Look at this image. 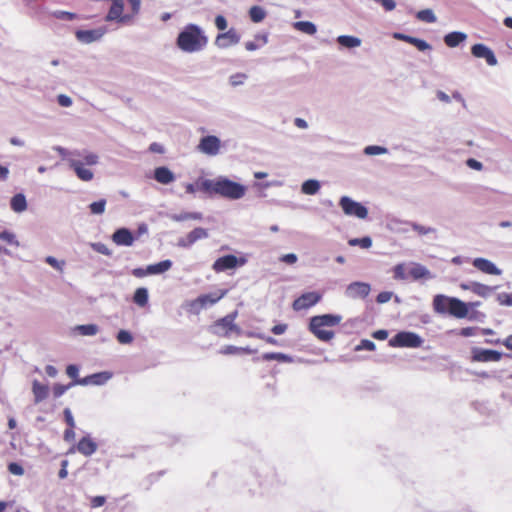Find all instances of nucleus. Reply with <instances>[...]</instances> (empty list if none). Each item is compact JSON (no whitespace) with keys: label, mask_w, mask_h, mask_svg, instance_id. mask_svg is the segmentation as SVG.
I'll list each match as a JSON object with an SVG mask.
<instances>
[{"label":"nucleus","mask_w":512,"mask_h":512,"mask_svg":"<svg viewBox=\"0 0 512 512\" xmlns=\"http://www.w3.org/2000/svg\"><path fill=\"white\" fill-rule=\"evenodd\" d=\"M82 162L84 163V165H89V166L95 165L98 162V156L93 153H88L83 156Z\"/></svg>","instance_id":"bf43d9fd"},{"label":"nucleus","mask_w":512,"mask_h":512,"mask_svg":"<svg viewBox=\"0 0 512 512\" xmlns=\"http://www.w3.org/2000/svg\"><path fill=\"white\" fill-rule=\"evenodd\" d=\"M246 79L247 75L245 73H236L230 76L229 81L232 86L236 87L242 85Z\"/></svg>","instance_id":"de8ad7c7"},{"label":"nucleus","mask_w":512,"mask_h":512,"mask_svg":"<svg viewBox=\"0 0 512 512\" xmlns=\"http://www.w3.org/2000/svg\"><path fill=\"white\" fill-rule=\"evenodd\" d=\"M417 18L421 21L427 22V23H434L436 21V16L434 15L433 11L430 9H424L417 13Z\"/></svg>","instance_id":"a19ab883"},{"label":"nucleus","mask_w":512,"mask_h":512,"mask_svg":"<svg viewBox=\"0 0 512 512\" xmlns=\"http://www.w3.org/2000/svg\"><path fill=\"white\" fill-rule=\"evenodd\" d=\"M261 358L265 361H272V360H276L278 362H283V363H290L292 362V358L287 355V354H284V353H280V352H268V353H264Z\"/></svg>","instance_id":"7c9ffc66"},{"label":"nucleus","mask_w":512,"mask_h":512,"mask_svg":"<svg viewBox=\"0 0 512 512\" xmlns=\"http://www.w3.org/2000/svg\"><path fill=\"white\" fill-rule=\"evenodd\" d=\"M106 200L101 199L89 205L90 211L93 214H102L105 211Z\"/></svg>","instance_id":"37998d69"},{"label":"nucleus","mask_w":512,"mask_h":512,"mask_svg":"<svg viewBox=\"0 0 512 512\" xmlns=\"http://www.w3.org/2000/svg\"><path fill=\"white\" fill-rule=\"evenodd\" d=\"M81 335L85 336H93L96 335L99 331V328L95 324H85V325H79L76 328Z\"/></svg>","instance_id":"58836bf2"},{"label":"nucleus","mask_w":512,"mask_h":512,"mask_svg":"<svg viewBox=\"0 0 512 512\" xmlns=\"http://www.w3.org/2000/svg\"><path fill=\"white\" fill-rule=\"evenodd\" d=\"M386 152H387L386 148L381 147V146H377V145L367 146L364 149V153L366 155H380V154H384Z\"/></svg>","instance_id":"8fccbe9b"},{"label":"nucleus","mask_w":512,"mask_h":512,"mask_svg":"<svg viewBox=\"0 0 512 512\" xmlns=\"http://www.w3.org/2000/svg\"><path fill=\"white\" fill-rule=\"evenodd\" d=\"M448 313L456 318H465L468 315L467 304L457 298L451 297Z\"/></svg>","instance_id":"412c9836"},{"label":"nucleus","mask_w":512,"mask_h":512,"mask_svg":"<svg viewBox=\"0 0 512 512\" xmlns=\"http://www.w3.org/2000/svg\"><path fill=\"white\" fill-rule=\"evenodd\" d=\"M471 53L476 58H484L490 66H495L497 64V59L493 51L484 44H474L471 47Z\"/></svg>","instance_id":"2eb2a0df"},{"label":"nucleus","mask_w":512,"mask_h":512,"mask_svg":"<svg viewBox=\"0 0 512 512\" xmlns=\"http://www.w3.org/2000/svg\"><path fill=\"white\" fill-rule=\"evenodd\" d=\"M390 347H407L418 348L423 344V339L416 333L410 331L398 332L395 336L389 339Z\"/></svg>","instance_id":"423d86ee"},{"label":"nucleus","mask_w":512,"mask_h":512,"mask_svg":"<svg viewBox=\"0 0 512 512\" xmlns=\"http://www.w3.org/2000/svg\"><path fill=\"white\" fill-rule=\"evenodd\" d=\"M203 180V178H199L195 183H188L185 186L186 192L189 194H194L196 191H201V189L198 187V184Z\"/></svg>","instance_id":"680f3d73"},{"label":"nucleus","mask_w":512,"mask_h":512,"mask_svg":"<svg viewBox=\"0 0 512 512\" xmlns=\"http://www.w3.org/2000/svg\"><path fill=\"white\" fill-rule=\"evenodd\" d=\"M410 226H411L412 230L415 231L416 233H418L419 235H427L429 233L435 232L434 228L426 227V226L420 225L418 223H411Z\"/></svg>","instance_id":"c03bdc74"},{"label":"nucleus","mask_w":512,"mask_h":512,"mask_svg":"<svg viewBox=\"0 0 512 512\" xmlns=\"http://www.w3.org/2000/svg\"><path fill=\"white\" fill-rule=\"evenodd\" d=\"M497 300L500 305L503 306H512V294L509 293H501L497 296Z\"/></svg>","instance_id":"5fc2aeb1"},{"label":"nucleus","mask_w":512,"mask_h":512,"mask_svg":"<svg viewBox=\"0 0 512 512\" xmlns=\"http://www.w3.org/2000/svg\"><path fill=\"white\" fill-rule=\"evenodd\" d=\"M208 39L202 30L194 24H189L177 37L178 47L188 53L202 50L207 45Z\"/></svg>","instance_id":"f03ea898"},{"label":"nucleus","mask_w":512,"mask_h":512,"mask_svg":"<svg viewBox=\"0 0 512 512\" xmlns=\"http://www.w3.org/2000/svg\"><path fill=\"white\" fill-rule=\"evenodd\" d=\"M220 146L221 143L219 138L213 135H209L201 138L198 149L204 154L214 156L219 153Z\"/></svg>","instance_id":"ddd939ff"},{"label":"nucleus","mask_w":512,"mask_h":512,"mask_svg":"<svg viewBox=\"0 0 512 512\" xmlns=\"http://www.w3.org/2000/svg\"><path fill=\"white\" fill-rule=\"evenodd\" d=\"M350 246H360L361 248L368 249L372 246V240L366 236L363 238H353L348 241Z\"/></svg>","instance_id":"ea45409f"},{"label":"nucleus","mask_w":512,"mask_h":512,"mask_svg":"<svg viewBox=\"0 0 512 512\" xmlns=\"http://www.w3.org/2000/svg\"><path fill=\"white\" fill-rule=\"evenodd\" d=\"M337 42L347 48H354L361 45V40L354 36L342 35L337 38Z\"/></svg>","instance_id":"473e14b6"},{"label":"nucleus","mask_w":512,"mask_h":512,"mask_svg":"<svg viewBox=\"0 0 512 512\" xmlns=\"http://www.w3.org/2000/svg\"><path fill=\"white\" fill-rule=\"evenodd\" d=\"M58 104L62 107H70L72 105V100L69 96L60 94L57 97Z\"/></svg>","instance_id":"0e129e2a"},{"label":"nucleus","mask_w":512,"mask_h":512,"mask_svg":"<svg viewBox=\"0 0 512 512\" xmlns=\"http://www.w3.org/2000/svg\"><path fill=\"white\" fill-rule=\"evenodd\" d=\"M391 297H392L391 292H388V291L380 292L377 295L376 301L381 304L386 303V302L390 301Z\"/></svg>","instance_id":"774afa93"},{"label":"nucleus","mask_w":512,"mask_h":512,"mask_svg":"<svg viewBox=\"0 0 512 512\" xmlns=\"http://www.w3.org/2000/svg\"><path fill=\"white\" fill-rule=\"evenodd\" d=\"M394 278L395 279H404L405 278V267L403 264H398L393 269Z\"/></svg>","instance_id":"e2e57ef3"},{"label":"nucleus","mask_w":512,"mask_h":512,"mask_svg":"<svg viewBox=\"0 0 512 512\" xmlns=\"http://www.w3.org/2000/svg\"><path fill=\"white\" fill-rule=\"evenodd\" d=\"M268 42L267 34H256L254 41H248L245 43V48L248 51H255L260 47L264 46Z\"/></svg>","instance_id":"cd10ccee"},{"label":"nucleus","mask_w":512,"mask_h":512,"mask_svg":"<svg viewBox=\"0 0 512 512\" xmlns=\"http://www.w3.org/2000/svg\"><path fill=\"white\" fill-rule=\"evenodd\" d=\"M241 36L235 28H230L226 32L219 33L215 38V45L220 49H226L237 45Z\"/></svg>","instance_id":"9d476101"},{"label":"nucleus","mask_w":512,"mask_h":512,"mask_svg":"<svg viewBox=\"0 0 512 512\" xmlns=\"http://www.w3.org/2000/svg\"><path fill=\"white\" fill-rule=\"evenodd\" d=\"M0 240L6 242L9 245L18 246V241L15 238V235L9 231H1L0 232Z\"/></svg>","instance_id":"a18cd8bd"},{"label":"nucleus","mask_w":512,"mask_h":512,"mask_svg":"<svg viewBox=\"0 0 512 512\" xmlns=\"http://www.w3.org/2000/svg\"><path fill=\"white\" fill-rule=\"evenodd\" d=\"M172 267V262L170 260H163L156 264H152L148 266V272L150 274H161L168 271Z\"/></svg>","instance_id":"2f4dec72"},{"label":"nucleus","mask_w":512,"mask_h":512,"mask_svg":"<svg viewBox=\"0 0 512 512\" xmlns=\"http://www.w3.org/2000/svg\"><path fill=\"white\" fill-rule=\"evenodd\" d=\"M154 178L161 184H169L174 181V174L167 167H158L154 171Z\"/></svg>","instance_id":"393cba45"},{"label":"nucleus","mask_w":512,"mask_h":512,"mask_svg":"<svg viewBox=\"0 0 512 512\" xmlns=\"http://www.w3.org/2000/svg\"><path fill=\"white\" fill-rule=\"evenodd\" d=\"M11 209L15 212H23L27 208L26 198L23 194L18 193L14 195L10 201Z\"/></svg>","instance_id":"c85d7f7f"},{"label":"nucleus","mask_w":512,"mask_h":512,"mask_svg":"<svg viewBox=\"0 0 512 512\" xmlns=\"http://www.w3.org/2000/svg\"><path fill=\"white\" fill-rule=\"evenodd\" d=\"M7 468H8V471L13 475L22 476L24 474L23 467L16 462L9 463Z\"/></svg>","instance_id":"864d4df0"},{"label":"nucleus","mask_w":512,"mask_h":512,"mask_svg":"<svg viewBox=\"0 0 512 512\" xmlns=\"http://www.w3.org/2000/svg\"><path fill=\"white\" fill-rule=\"evenodd\" d=\"M106 497L105 496H94L90 499V506L92 508H98L105 504Z\"/></svg>","instance_id":"4d7b16f0"},{"label":"nucleus","mask_w":512,"mask_h":512,"mask_svg":"<svg viewBox=\"0 0 512 512\" xmlns=\"http://www.w3.org/2000/svg\"><path fill=\"white\" fill-rule=\"evenodd\" d=\"M236 317L237 312H232L216 320L210 327L212 333L222 337H229L232 332L239 335L241 329L234 323Z\"/></svg>","instance_id":"39448f33"},{"label":"nucleus","mask_w":512,"mask_h":512,"mask_svg":"<svg viewBox=\"0 0 512 512\" xmlns=\"http://www.w3.org/2000/svg\"><path fill=\"white\" fill-rule=\"evenodd\" d=\"M321 299V295L317 292H307L296 298L292 303V308L295 311L309 309L316 305Z\"/></svg>","instance_id":"9b49d317"},{"label":"nucleus","mask_w":512,"mask_h":512,"mask_svg":"<svg viewBox=\"0 0 512 512\" xmlns=\"http://www.w3.org/2000/svg\"><path fill=\"white\" fill-rule=\"evenodd\" d=\"M76 449L84 456H91L97 450V443L93 441L89 436H85L79 440Z\"/></svg>","instance_id":"4be33fe9"},{"label":"nucleus","mask_w":512,"mask_h":512,"mask_svg":"<svg viewBox=\"0 0 512 512\" xmlns=\"http://www.w3.org/2000/svg\"><path fill=\"white\" fill-rule=\"evenodd\" d=\"M451 297L436 295L433 299V307L437 313H448Z\"/></svg>","instance_id":"bb28decb"},{"label":"nucleus","mask_w":512,"mask_h":512,"mask_svg":"<svg viewBox=\"0 0 512 512\" xmlns=\"http://www.w3.org/2000/svg\"><path fill=\"white\" fill-rule=\"evenodd\" d=\"M74 385H78L77 383H75V381L69 383L68 385H63V384H55L53 386V395L55 398H59L60 396H62L68 389H70L72 386Z\"/></svg>","instance_id":"79ce46f5"},{"label":"nucleus","mask_w":512,"mask_h":512,"mask_svg":"<svg viewBox=\"0 0 512 512\" xmlns=\"http://www.w3.org/2000/svg\"><path fill=\"white\" fill-rule=\"evenodd\" d=\"M116 338L120 344H130L133 341L131 333L126 330H120Z\"/></svg>","instance_id":"49530a36"},{"label":"nucleus","mask_w":512,"mask_h":512,"mask_svg":"<svg viewBox=\"0 0 512 512\" xmlns=\"http://www.w3.org/2000/svg\"><path fill=\"white\" fill-rule=\"evenodd\" d=\"M460 287L463 290H470L474 294L480 296V297H487L491 294L493 291L492 287H489L485 284L479 283V282H470L469 284H461Z\"/></svg>","instance_id":"5701e85b"},{"label":"nucleus","mask_w":512,"mask_h":512,"mask_svg":"<svg viewBox=\"0 0 512 512\" xmlns=\"http://www.w3.org/2000/svg\"><path fill=\"white\" fill-rule=\"evenodd\" d=\"M91 248L94 251H96V252H98V253H100L102 255H106V256H110L111 255L110 249L104 243H101V242L91 243Z\"/></svg>","instance_id":"3c124183"},{"label":"nucleus","mask_w":512,"mask_h":512,"mask_svg":"<svg viewBox=\"0 0 512 512\" xmlns=\"http://www.w3.org/2000/svg\"><path fill=\"white\" fill-rule=\"evenodd\" d=\"M466 38L467 35L465 33L454 31L445 35L444 42L448 47L454 48L464 42Z\"/></svg>","instance_id":"a878e982"},{"label":"nucleus","mask_w":512,"mask_h":512,"mask_svg":"<svg viewBox=\"0 0 512 512\" xmlns=\"http://www.w3.org/2000/svg\"><path fill=\"white\" fill-rule=\"evenodd\" d=\"M473 266L484 274L501 275L502 271L490 260L485 258H475L472 262Z\"/></svg>","instance_id":"dca6fc26"},{"label":"nucleus","mask_w":512,"mask_h":512,"mask_svg":"<svg viewBox=\"0 0 512 512\" xmlns=\"http://www.w3.org/2000/svg\"><path fill=\"white\" fill-rule=\"evenodd\" d=\"M477 330H478L477 327H465L459 331V335L463 336V337L474 336L476 334Z\"/></svg>","instance_id":"338daca9"},{"label":"nucleus","mask_w":512,"mask_h":512,"mask_svg":"<svg viewBox=\"0 0 512 512\" xmlns=\"http://www.w3.org/2000/svg\"><path fill=\"white\" fill-rule=\"evenodd\" d=\"M68 163L76 173L77 177L82 181H90L93 179V172L90 169L85 168L84 163L81 160L70 158Z\"/></svg>","instance_id":"f3484780"},{"label":"nucleus","mask_w":512,"mask_h":512,"mask_svg":"<svg viewBox=\"0 0 512 512\" xmlns=\"http://www.w3.org/2000/svg\"><path fill=\"white\" fill-rule=\"evenodd\" d=\"M320 189V184L317 180H307L302 184V192L307 195H314L316 194Z\"/></svg>","instance_id":"f704fd0d"},{"label":"nucleus","mask_w":512,"mask_h":512,"mask_svg":"<svg viewBox=\"0 0 512 512\" xmlns=\"http://www.w3.org/2000/svg\"><path fill=\"white\" fill-rule=\"evenodd\" d=\"M63 415H64V420H65L66 424L68 425V427L75 428V421H74L71 410L69 408H65L63 411Z\"/></svg>","instance_id":"6e6d98bb"},{"label":"nucleus","mask_w":512,"mask_h":512,"mask_svg":"<svg viewBox=\"0 0 512 512\" xmlns=\"http://www.w3.org/2000/svg\"><path fill=\"white\" fill-rule=\"evenodd\" d=\"M244 258H238L235 255L229 254L222 257H219L214 263H213V270L217 273L223 272L226 270L234 269L238 266H242L245 264Z\"/></svg>","instance_id":"6e6552de"},{"label":"nucleus","mask_w":512,"mask_h":512,"mask_svg":"<svg viewBox=\"0 0 512 512\" xmlns=\"http://www.w3.org/2000/svg\"><path fill=\"white\" fill-rule=\"evenodd\" d=\"M104 33V29L78 30L76 31V38L83 43H91L99 40Z\"/></svg>","instance_id":"aec40b11"},{"label":"nucleus","mask_w":512,"mask_h":512,"mask_svg":"<svg viewBox=\"0 0 512 512\" xmlns=\"http://www.w3.org/2000/svg\"><path fill=\"white\" fill-rule=\"evenodd\" d=\"M370 285L364 282H353L348 285L346 294L352 299H364L370 293Z\"/></svg>","instance_id":"4468645a"},{"label":"nucleus","mask_w":512,"mask_h":512,"mask_svg":"<svg viewBox=\"0 0 512 512\" xmlns=\"http://www.w3.org/2000/svg\"><path fill=\"white\" fill-rule=\"evenodd\" d=\"M251 352L252 351L249 348H247V347H245V348L244 347H236V346H233V345L225 346V347H223L220 350V353L224 354V355L239 354V353L249 354Z\"/></svg>","instance_id":"4c0bfd02"},{"label":"nucleus","mask_w":512,"mask_h":512,"mask_svg":"<svg viewBox=\"0 0 512 512\" xmlns=\"http://www.w3.org/2000/svg\"><path fill=\"white\" fill-rule=\"evenodd\" d=\"M249 17L252 22L259 23L266 17V11L261 6H252L249 9Z\"/></svg>","instance_id":"72a5a7b5"},{"label":"nucleus","mask_w":512,"mask_h":512,"mask_svg":"<svg viewBox=\"0 0 512 512\" xmlns=\"http://www.w3.org/2000/svg\"><path fill=\"white\" fill-rule=\"evenodd\" d=\"M227 20L223 15H217L215 18V26L218 30L224 31L227 28Z\"/></svg>","instance_id":"13d9d810"},{"label":"nucleus","mask_w":512,"mask_h":512,"mask_svg":"<svg viewBox=\"0 0 512 512\" xmlns=\"http://www.w3.org/2000/svg\"><path fill=\"white\" fill-rule=\"evenodd\" d=\"M112 240L117 245L131 246L134 242V237L129 229L120 228L113 233Z\"/></svg>","instance_id":"6ab92c4d"},{"label":"nucleus","mask_w":512,"mask_h":512,"mask_svg":"<svg viewBox=\"0 0 512 512\" xmlns=\"http://www.w3.org/2000/svg\"><path fill=\"white\" fill-rule=\"evenodd\" d=\"M198 187L201 189V192L209 196L219 195L231 200L242 198L247 191V188L244 185L234 182L226 177L205 179L198 184Z\"/></svg>","instance_id":"f257e3e1"},{"label":"nucleus","mask_w":512,"mask_h":512,"mask_svg":"<svg viewBox=\"0 0 512 512\" xmlns=\"http://www.w3.org/2000/svg\"><path fill=\"white\" fill-rule=\"evenodd\" d=\"M111 376L112 374L110 372H100L78 379L75 381V383L78 385H102L106 383L111 378Z\"/></svg>","instance_id":"a211bd4d"},{"label":"nucleus","mask_w":512,"mask_h":512,"mask_svg":"<svg viewBox=\"0 0 512 512\" xmlns=\"http://www.w3.org/2000/svg\"><path fill=\"white\" fill-rule=\"evenodd\" d=\"M227 293L228 289H219L208 294H201L197 298L187 302L186 308L189 312L198 314L202 309L218 303Z\"/></svg>","instance_id":"20e7f679"},{"label":"nucleus","mask_w":512,"mask_h":512,"mask_svg":"<svg viewBox=\"0 0 512 512\" xmlns=\"http://www.w3.org/2000/svg\"><path fill=\"white\" fill-rule=\"evenodd\" d=\"M295 28L303 33L308 35H313L316 33V26L310 21H299L295 23Z\"/></svg>","instance_id":"c9c22d12"},{"label":"nucleus","mask_w":512,"mask_h":512,"mask_svg":"<svg viewBox=\"0 0 512 512\" xmlns=\"http://www.w3.org/2000/svg\"><path fill=\"white\" fill-rule=\"evenodd\" d=\"M45 261L50 265L52 266L53 268L55 269H58V270H62L63 268V265H64V262H59L56 258H54L53 256H48L46 257Z\"/></svg>","instance_id":"69168bd1"},{"label":"nucleus","mask_w":512,"mask_h":512,"mask_svg":"<svg viewBox=\"0 0 512 512\" xmlns=\"http://www.w3.org/2000/svg\"><path fill=\"white\" fill-rule=\"evenodd\" d=\"M208 236L207 231L204 228L197 227L193 229L188 235L187 240L190 244L196 242L199 239L206 238Z\"/></svg>","instance_id":"e433bc0d"},{"label":"nucleus","mask_w":512,"mask_h":512,"mask_svg":"<svg viewBox=\"0 0 512 512\" xmlns=\"http://www.w3.org/2000/svg\"><path fill=\"white\" fill-rule=\"evenodd\" d=\"M113 3L105 17L106 21H117L120 23H128L132 20V15L123 14L124 6L122 0H112Z\"/></svg>","instance_id":"f8f14e48"},{"label":"nucleus","mask_w":512,"mask_h":512,"mask_svg":"<svg viewBox=\"0 0 512 512\" xmlns=\"http://www.w3.org/2000/svg\"><path fill=\"white\" fill-rule=\"evenodd\" d=\"M411 45L415 46L419 51L431 50V45L425 40L413 37Z\"/></svg>","instance_id":"09e8293b"},{"label":"nucleus","mask_w":512,"mask_h":512,"mask_svg":"<svg viewBox=\"0 0 512 512\" xmlns=\"http://www.w3.org/2000/svg\"><path fill=\"white\" fill-rule=\"evenodd\" d=\"M502 359V353L496 350L482 349L473 347L471 349V361L472 362H498Z\"/></svg>","instance_id":"1a4fd4ad"},{"label":"nucleus","mask_w":512,"mask_h":512,"mask_svg":"<svg viewBox=\"0 0 512 512\" xmlns=\"http://www.w3.org/2000/svg\"><path fill=\"white\" fill-rule=\"evenodd\" d=\"M32 392L34 395L35 403H40L47 398L49 393V387L45 384L40 383L38 380H34L32 384Z\"/></svg>","instance_id":"b1692460"},{"label":"nucleus","mask_w":512,"mask_h":512,"mask_svg":"<svg viewBox=\"0 0 512 512\" xmlns=\"http://www.w3.org/2000/svg\"><path fill=\"white\" fill-rule=\"evenodd\" d=\"M376 348L374 342H372L371 340H368V339H363L360 341V344L356 346L355 350L356 351H361V350H367V351H374Z\"/></svg>","instance_id":"603ef678"},{"label":"nucleus","mask_w":512,"mask_h":512,"mask_svg":"<svg viewBox=\"0 0 512 512\" xmlns=\"http://www.w3.org/2000/svg\"><path fill=\"white\" fill-rule=\"evenodd\" d=\"M133 302L140 307L146 306L148 303V290L144 287L137 288L133 295Z\"/></svg>","instance_id":"c756f323"},{"label":"nucleus","mask_w":512,"mask_h":512,"mask_svg":"<svg viewBox=\"0 0 512 512\" xmlns=\"http://www.w3.org/2000/svg\"><path fill=\"white\" fill-rule=\"evenodd\" d=\"M342 317L333 314L313 316L309 322V331L320 341L328 342L334 338V332L325 327H335L340 324Z\"/></svg>","instance_id":"7ed1b4c3"},{"label":"nucleus","mask_w":512,"mask_h":512,"mask_svg":"<svg viewBox=\"0 0 512 512\" xmlns=\"http://www.w3.org/2000/svg\"><path fill=\"white\" fill-rule=\"evenodd\" d=\"M78 373H79V369H78V367H77L76 365L71 364V365H68V366H67V368H66V374H67L70 378L74 379V381H76V380H78V379H79V378H78Z\"/></svg>","instance_id":"052dcab7"},{"label":"nucleus","mask_w":512,"mask_h":512,"mask_svg":"<svg viewBox=\"0 0 512 512\" xmlns=\"http://www.w3.org/2000/svg\"><path fill=\"white\" fill-rule=\"evenodd\" d=\"M339 205L343 212L348 216H355L359 219H365L368 215V210L364 205L352 200L348 196L341 197Z\"/></svg>","instance_id":"0eeeda50"}]
</instances>
